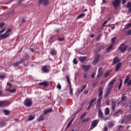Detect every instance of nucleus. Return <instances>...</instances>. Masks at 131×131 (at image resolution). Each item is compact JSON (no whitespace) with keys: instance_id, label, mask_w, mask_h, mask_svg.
Returning a JSON list of instances; mask_svg holds the SVG:
<instances>
[{"instance_id":"nucleus-5","label":"nucleus","mask_w":131,"mask_h":131,"mask_svg":"<svg viewBox=\"0 0 131 131\" xmlns=\"http://www.w3.org/2000/svg\"><path fill=\"white\" fill-rule=\"evenodd\" d=\"M99 123V120H95L92 122L91 126L90 128V129H93V128H95L97 125H98V124Z\"/></svg>"},{"instance_id":"nucleus-42","label":"nucleus","mask_w":131,"mask_h":131,"mask_svg":"<svg viewBox=\"0 0 131 131\" xmlns=\"http://www.w3.org/2000/svg\"><path fill=\"white\" fill-rule=\"evenodd\" d=\"M116 40V37H115L112 39V42L113 45H114Z\"/></svg>"},{"instance_id":"nucleus-9","label":"nucleus","mask_w":131,"mask_h":131,"mask_svg":"<svg viewBox=\"0 0 131 131\" xmlns=\"http://www.w3.org/2000/svg\"><path fill=\"white\" fill-rule=\"evenodd\" d=\"M50 67L48 66H45L42 67V70L43 72L45 73H48V72H50Z\"/></svg>"},{"instance_id":"nucleus-38","label":"nucleus","mask_w":131,"mask_h":131,"mask_svg":"<svg viewBox=\"0 0 131 131\" xmlns=\"http://www.w3.org/2000/svg\"><path fill=\"white\" fill-rule=\"evenodd\" d=\"M89 120H90V118H86L82 121V122H88Z\"/></svg>"},{"instance_id":"nucleus-10","label":"nucleus","mask_w":131,"mask_h":131,"mask_svg":"<svg viewBox=\"0 0 131 131\" xmlns=\"http://www.w3.org/2000/svg\"><path fill=\"white\" fill-rule=\"evenodd\" d=\"M24 61H25V59H21L19 61H17L16 62L12 63V66H14V67H16V66L20 65V64H21V63H23Z\"/></svg>"},{"instance_id":"nucleus-54","label":"nucleus","mask_w":131,"mask_h":131,"mask_svg":"<svg viewBox=\"0 0 131 131\" xmlns=\"http://www.w3.org/2000/svg\"><path fill=\"white\" fill-rule=\"evenodd\" d=\"M123 127V126L120 125L119 126L118 129H119V130H122V129H121V128H122Z\"/></svg>"},{"instance_id":"nucleus-12","label":"nucleus","mask_w":131,"mask_h":131,"mask_svg":"<svg viewBox=\"0 0 131 131\" xmlns=\"http://www.w3.org/2000/svg\"><path fill=\"white\" fill-rule=\"evenodd\" d=\"M100 58V55L97 54L96 56L94 58V59L93 61V65H96L99 62V59Z\"/></svg>"},{"instance_id":"nucleus-30","label":"nucleus","mask_w":131,"mask_h":131,"mask_svg":"<svg viewBox=\"0 0 131 131\" xmlns=\"http://www.w3.org/2000/svg\"><path fill=\"white\" fill-rule=\"evenodd\" d=\"M67 81L68 82L69 84H70V86H71V82L70 81V78H69V76H67Z\"/></svg>"},{"instance_id":"nucleus-19","label":"nucleus","mask_w":131,"mask_h":131,"mask_svg":"<svg viewBox=\"0 0 131 131\" xmlns=\"http://www.w3.org/2000/svg\"><path fill=\"white\" fill-rule=\"evenodd\" d=\"M34 118H35V116H33L32 115H30L29 116L28 118V121H30L31 120H33V119H34Z\"/></svg>"},{"instance_id":"nucleus-11","label":"nucleus","mask_w":131,"mask_h":131,"mask_svg":"<svg viewBox=\"0 0 131 131\" xmlns=\"http://www.w3.org/2000/svg\"><path fill=\"white\" fill-rule=\"evenodd\" d=\"M10 105V102L7 101H0V107H3V106H9Z\"/></svg>"},{"instance_id":"nucleus-33","label":"nucleus","mask_w":131,"mask_h":131,"mask_svg":"<svg viewBox=\"0 0 131 131\" xmlns=\"http://www.w3.org/2000/svg\"><path fill=\"white\" fill-rule=\"evenodd\" d=\"M102 74H103V72L102 71H98V73L97 76V78H99V77L101 76Z\"/></svg>"},{"instance_id":"nucleus-52","label":"nucleus","mask_w":131,"mask_h":131,"mask_svg":"<svg viewBox=\"0 0 131 131\" xmlns=\"http://www.w3.org/2000/svg\"><path fill=\"white\" fill-rule=\"evenodd\" d=\"M121 112V110H119L118 111H117L115 114L114 115H116V114H118V113H120Z\"/></svg>"},{"instance_id":"nucleus-61","label":"nucleus","mask_w":131,"mask_h":131,"mask_svg":"<svg viewBox=\"0 0 131 131\" xmlns=\"http://www.w3.org/2000/svg\"><path fill=\"white\" fill-rule=\"evenodd\" d=\"M122 5H124V4L126 3V0H122Z\"/></svg>"},{"instance_id":"nucleus-57","label":"nucleus","mask_w":131,"mask_h":131,"mask_svg":"<svg viewBox=\"0 0 131 131\" xmlns=\"http://www.w3.org/2000/svg\"><path fill=\"white\" fill-rule=\"evenodd\" d=\"M121 86H122V83H120V84L118 86V90H120V89H121Z\"/></svg>"},{"instance_id":"nucleus-20","label":"nucleus","mask_w":131,"mask_h":131,"mask_svg":"<svg viewBox=\"0 0 131 131\" xmlns=\"http://www.w3.org/2000/svg\"><path fill=\"white\" fill-rule=\"evenodd\" d=\"M52 110H53L52 108H49V109H47V110H45L43 111L44 115H46V114H48V113H50V112H52Z\"/></svg>"},{"instance_id":"nucleus-21","label":"nucleus","mask_w":131,"mask_h":131,"mask_svg":"<svg viewBox=\"0 0 131 131\" xmlns=\"http://www.w3.org/2000/svg\"><path fill=\"white\" fill-rule=\"evenodd\" d=\"M126 8H128V12L131 13V2H129L127 4Z\"/></svg>"},{"instance_id":"nucleus-22","label":"nucleus","mask_w":131,"mask_h":131,"mask_svg":"<svg viewBox=\"0 0 131 131\" xmlns=\"http://www.w3.org/2000/svg\"><path fill=\"white\" fill-rule=\"evenodd\" d=\"M50 54L52 56H55V55H57V51L55 49H52L50 51Z\"/></svg>"},{"instance_id":"nucleus-29","label":"nucleus","mask_w":131,"mask_h":131,"mask_svg":"<svg viewBox=\"0 0 131 131\" xmlns=\"http://www.w3.org/2000/svg\"><path fill=\"white\" fill-rule=\"evenodd\" d=\"M3 113H4V114H5L6 115H9L10 113H11V112H10L9 111L7 110H3Z\"/></svg>"},{"instance_id":"nucleus-50","label":"nucleus","mask_w":131,"mask_h":131,"mask_svg":"<svg viewBox=\"0 0 131 131\" xmlns=\"http://www.w3.org/2000/svg\"><path fill=\"white\" fill-rule=\"evenodd\" d=\"M73 63L74 64H77L78 63L77 59H76V58L74 59Z\"/></svg>"},{"instance_id":"nucleus-32","label":"nucleus","mask_w":131,"mask_h":131,"mask_svg":"<svg viewBox=\"0 0 131 131\" xmlns=\"http://www.w3.org/2000/svg\"><path fill=\"white\" fill-rule=\"evenodd\" d=\"M84 16H85V14L81 13L77 16V19H80V18H83V17H84Z\"/></svg>"},{"instance_id":"nucleus-2","label":"nucleus","mask_w":131,"mask_h":131,"mask_svg":"<svg viewBox=\"0 0 131 131\" xmlns=\"http://www.w3.org/2000/svg\"><path fill=\"white\" fill-rule=\"evenodd\" d=\"M11 31H12V30L11 29H8L5 34L0 35V39L7 38V37L10 35Z\"/></svg>"},{"instance_id":"nucleus-60","label":"nucleus","mask_w":131,"mask_h":131,"mask_svg":"<svg viewBox=\"0 0 131 131\" xmlns=\"http://www.w3.org/2000/svg\"><path fill=\"white\" fill-rule=\"evenodd\" d=\"M101 119H103V120L106 121L108 119V118L105 117L104 116H103V118Z\"/></svg>"},{"instance_id":"nucleus-3","label":"nucleus","mask_w":131,"mask_h":131,"mask_svg":"<svg viewBox=\"0 0 131 131\" xmlns=\"http://www.w3.org/2000/svg\"><path fill=\"white\" fill-rule=\"evenodd\" d=\"M24 105L26 107H30L32 105V100L31 99L27 98L24 101Z\"/></svg>"},{"instance_id":"nucleus-36","label":"nucleus","mask_w":131,"mask_h":131,"mask_svg":"<svg viewBox=\"0 0 131 131\" xmlns=\"http://www.w3.org/2000/svg\"><path fill=\"white\" fill-rule=\"evenodd\" d=\"M130 27H131V23L129 24H127L125 27V29H128V28H130Z\"/></svg>"},{"instance_id":"nucleus-16","label":"nucleus","mask_w":131,"mask_h":131,"mask_svg":"<svg viewBox=\"0 0 131 131\" xmlns=\"http://www.w3.org/2000/svg\"><path fill=\"white\" fill-rule=\"evenodd\" d=\"M86 59V56H80L79 58V61H80V62H81V63H83V62H84V61H85Z\"/></svg>"},{"instance_id":"nucleus-15","label":"nucleus","mask_w":131,"mask_h":131,"mask_svg":"<svg viewBox=\"0 0 131 131\" xmlns=\"http://www.w3.org/2000/svg\"><path fill=\"white\" fill-rule=\"evenodd\" d=\"M39 85H43V86H48L49 85V82L43 81L42 82L39 83Z\"/></svg>"},{"instance_id":"nucleus-35","label":"nucleus","mask_w":131,"mask_h":131,"mask_svg":"<svg viewBox=\"0 0 131 131\" xmlns=\"http://www.w3.org/2000/svg\"><path fill=\"white\" fill-rule=\"evenodd\" d=\"M86 115V113H84L83 114L81 115V117H80V119H82L83 118H84Z\"/></svg>"},{"instance_id":"nucleus-31","label":"nucleus","mask_w":131,"mask_h":131,"mask_svg":"<svg viewBox=\"0 0 131 131\" xmlns=\"http://www.w3.org/2000/svg\"><path fill=\"white\" fill-rule=\"evenodd\" d=\"M125 100H126V96H125V94H123L122 95L121 101H125Z\"/></svg>"},{"instance_id":"nucleus-49","label":"nucleus","mask_w":131,"mask_h":131,"mask_svg":"<svg viewBox=\"0 0 131 131\" xmlns=\"http://www.w3.org/2000/svg\"><path fill=\"white\" fill-rule=\"evenodd\" d=\"M71 124H72V123H71V122H69L67 126V128L70 127L71 126Z\"/></svg>"},{"instance_id":"nucleus-1","label":"nucleus","mask_w":131,"mask_h":131,"mask_svg":"<svg viewBox=\"0 0 131 131\" xmlns=\"http://www.w3.org/2000/svg\"><path fill=\"white\" fill-rule=\"evenodd\" d=\"M114 82H115V79H113L109 82L106 91L105 98H107V97L109 96V94H110V92L112 91V89H113V85L114 84Z\"/></svg>"},{"instance_id":"nucleus-25","label":"nucleus","mask_w":131,"mask_h":131,"mask_svg":"<svg viewBox=\"0 0 131 131\" xmlns=\"http://www.w3.org/2000/svg\"><path fill=\"white\" fill-rule=\"evenodd\" d=\"M45 120V114H42L39 116V118L38 119V121H41Z\"/></svg>"},{"instance_id":"nucleus-7","label":"nucleus","mask_w":131,"mask_h":131,"mask_svg":"<svg viewBox=\"0 0 131 131\" xmlns=\"http://www.w3.org/2000/svg\"><path fill=\"white\" fill-rule=\"evenodd\" d=\"M96 100H97L96 98H94L92 99V100L90 101L89 106L87 108V110H90V109H91V107H92V106H94L93 104H94V103H95V102H96Z\"/></svg>"},{"instance_id":"nucleus-51","label":"nucleus","mask_w":131,"mask_h":131,"mask_svg":"<svg viewBox=\"0 0 131 131\" xmlns=\"http://www.w3.org/2000/svg\"><path fill=\"white\" fill-rule=\"evenodd\" d=\"M88 74L86 73L84 74L83 78H84V79L88 78Z\"/></svg>"},{"instance_id":"nucleus-4","label":"nucleus","mask_w":131,"mask_h":131,"mask_svg":"<svg viewBox=\"0 0 131 131\" xmlns=\"http://www.w3.org/2000/svg\"><path fill=\"white\" fill-rule=\"evenodd\" d=\"M127 48H128V46H126L124 43H122L119 47V49L121 53H124Z\"/></svg>"},{"instance_id":"nucleus-48","label":"nucleus","mask_w":131,"mask_h":131,"mask_svg":"<svg viewBox=\"0 0 131 131\" xmlns=\"http://www.w3.org/2000/svg\"><path fill=\"white\" fill-rule=\"evenodd\" d=\"M108 22H109V20L104 21V22L102 24V26H104V25H106V24H107V23H108Z\"/></svg>"},{"instance_id":"nucleus-53","label":"nucleus","mask_w":131,"mask_h":131,"mask_svg":"<svg viewBox=\"0 0 131 131\" xmlns=\"http://www.w3.org/2000/svg\"><path fill=\"white\" fill-rule=\"evenodd\" d=\"M109 74H110V72H108L105 74L104 77H107V76H108Z\"/></svg>"},{"instance_id":"nucleus-14","label":"nucleus","mask_w":131,"mask_h":131,"mask_svg":"<svg viewBox=\"0 0 131 131\" xmlns=\"http://www.w3.org/2000/svg\"><path fill=\"white\" fill-rule=\"evenodd\" d=\"M98 118L99 119H102L104 116V114L103 113V112L101 110H99L98 111Z\"/></svg>"},{"instance_id":"nucleus-46","label":"nucleus","mask_w":131,"mask_h":131,"mask_svg":"<svg viewBox=\"0 0 131 131\" xmlns=\"http://www.w3.org/2000/svg\"><path fill=\"white\" fill-rule=\"evenodd\" d=\"M64 39V37L59 38L58 40V41H63Z\"/></svg>"},{"instance_id":"nucleus-59","label":"nucleus","mask_w":131,"mask_h":131,"mask_svg":"<svg viewBox=\"0 0 131 131\" xmlns=\"http://www.w3.org/2000/svg\"><path fill=\"white\" fill-rule=\"evenodd\" d=\"M97 84H98V83L97 82H95V83H93L92 84L93 88H95L96 86V85H97Z\"/></svg>"},{"instance_id":"nucleus-55","label":"nucleus","mask_w":131,"mask_h":131,"mask_svg":"<svg viewBox=\"0 0 131 131\" xmlns=\"http://www.w3.org/2000/svg\"><path fill=\"white\" fill-rule=\"evenodd\" d=\"M104 45H101L100 47L99 51H101V50H103L104 49Z\"/></svg>"},{"instance_id":"nucleus-37","label":"nucleus","mask_w":131,"mask_h":131,"mask_svg":"<svg viewBox=\"0 0 131 131\" xmlns=\"http://www.w3.org/2000/svg\"><path fill=\"white\" fill-rule=\"evenodd\" d=\"M70 94L71 96H73V90H72V88L71 87V85L70 86Z\"/></svg>"},{"instance_id":"nucleus-56","label":"nucleus","mask_w":131,"mask_h":131,"mask_svg":"<svg viewBox=\"0 0 131 131\" xmlns=\"http://www.w3.org/2000/svg\"><path fill=\"white\" fill-rule=\"evenodd\" d=\"M130 115H127V117H126V118H127V120H129L130 119Z\"/></svg>"},{"instance_id":"nucleus-26","label":"nucleus","mask_w":131,"mask_h":131,"mask_svg":"<svg viewBox=\"0 0 131 131\" xmlns=\"http://www.w3.org/2000/svg\"><path fill=\"white\" fill-rule=\"evenodd\" d=\"M109 113H110L109 107H106L104 110V114L105 115H108Z\"/></svg>"},{"instance_id":"nucleus-6","label":"nucleus","mask_w":131,"mask_h":131,"mask_svg":"<svg viewBox=\"0 0 131 131\" xmlns=\"http://www.w3.org/2000/svg\"><path fill=\"white\" fill-rule=\"evenodd\" d=\"M121 0H114L112 2V5L114 6L115 9H117L120 5V2Z\"/></svg>"},{"instance_id":"nucleus-43","label":"nucleus","mask_w":131,"mask_h":131,"mask_svg":"<svg viewBox=\"0 0 131 131\" xmlns=\"http://www.w3.org/2000/svg\"><path fill=\"white\" fill-rule=\"evenodd\" d=\"M6 125V122H1L0 123V126H5Z\"/></svg>"},{"instance_id":"nucleus-47","label":"nucleus","mask_w":131,"mask_h":131,"mask_svg":"<svg viewBox=\"0 0 131 131\" xmlns=\"http://www.w3.org/2000/svg\"><path fill=\"white\" fill-rule=\"evenodd\" d=\"M127 35H131V29L129 30L126 33Z\"/></svg>"},{"instance_id":"nucleus-27","label":"nucleus","mask_w":131,"mask_h":131,"mask_svg":"<svg viewBox=\"0 0 131 131\" xmlns=\"http://www.w3.org/2000/svg\"><path fill=\"white\" fill-rule=\"evenodd\" d=\"M101 101H102V97H99V98L97 100V106H100L101 105Z\"/></svg>"},{"instance_id":"nucleus-62","label":"nucleus","mask_w":131,"mask_h":131,"mask_svg":"<svg viewBox=\"0 0 131 131\" xmlns=\"http://www.w3.org/2000/svg\"><path fill=\"white\" fill-rule=\"evenodd\" d=\"M104 131H107L108 130V127H107V126L104 127Z\"/></svg>"},{"instance_id":"nucleus-13","label":"nucleus","mask_w":131,"mask_h":131,"mask_svg":"<svg viewBox=\"0 0 131 131\" xmlns=\"http://www.w3.org/2000/svg\"><path fill=\"white\" fill-rule=\"evenodd\" d=\"M82 69H83V70H84V71L86 72V71H89V70H90V69H91V65L88 64V65H83L82 66Z\"/></svg>"},{"instance_id":"nucleus-39","label":"nucleus","mask_w":131,"mask_h":131,"mask_svg":"<svg viewBox=\"0 0 131 131\" xmlns=\"http://www.w3.org/2000/svg\"><path fill=\"white\" fill-rule=\"evenodd\" d=\"M57 89L58 90H61L62 89V86H61V84L59 83H58L57 85L56 86Z\"/></svg>"},{"instance_id":"nucleus-24","label":"nucleus","mask_w":131,"mask_h":131,"mask_svg":"<svg viewBox=\"0 0 131 131\" xmlns=\"http://www.w3.org/2000/svg\"><path fill=\"white\" fill-rule=\"evenodd\" d=\"M118 62H119V58H118V57H115L114 58L113 63V64H116Z\"/></svg>"},{"instance_id":"nucleus-41","label":"nucleus","mask_w":131,"mask_h":131,"mask_svg":"<svg viewBox=\"0 0 131 131\" xmlns=\"http://www.w3.org/2000/svg\"><path fill=\"white\" fill-rule=\"evenodd\" d=\"M112 47H113V45H110L106 49L107 52H109L112 49Z\"/></svg>"},{"instance_id":"nucleus-17","label":"nucleus","mask_w":131,"mask_h":131,"mask_svg":"<svg viewBox=\"0 0 131 131\" xmlns=\"http://www.w3.org/2000/svg\"><path fill=\"white\" fill-rule=\"evenodd\" d=\"M102 95H103V88H102V87H100L99 90L98 97L102 98Z\"/></svg>"},{"instance_id":"nucleus-18","label":"nucleus","mask_w":131,"mask_h":131,"mask_svg":"<svg viewBox=\"0 0 131 131\" xmlns=\"http://www.w3.org/2000/svg\"><path fill=\"white\" fill-rule=\"evenodd\" d=\"M121 67V62H118L116 66V71H118Z\"/></svg>"},{"instance_id":"nucleus-28","label":"nucleus","mask_w":131,"mask_h":131,"mask_svg":"<svg viewBox=\"0 0 131 131\" xmlns=\"http://www.w3.org/2000/svg\"><path fill=\"white\" fill-rule=\"evenodd\" d=\"M86 84H85L83 87L79 91V93H82V92H83V90H84V89H86Z\"/></svg>"},{"instance_id":"nucleus-8","label":"nucleus","mask_w":131,"mask_h":131,"mask_svg":"<svg viewBox=\"0 0 131 131\" xmlns=\"http://www.w3.org/2000/svg\"><path fill=\"white\" fill-rule=\"evenodd\" d=\"M39 4L43 5V6H48L49 0H39Z\"/></svg>"},{"instance_id":"nucleus-34","label":"nucleus","mask_w":131,"mask_h":131,"mask_svg":"<svg viewBox=\"0 0 131 131\" xmlns=\"http://www.w3.org/2000/svg\"><path fill=\"white\" fill-rule=\"evenodd\" d=\"M108 126L110 128H111L114 126V124L113 122H110L108 123Z\"/></svg>"},{"instance_id":"nucleus-40","label":"nucleus","mask_w":131,"mask_h":131,"mask_svg":"<svg viewBox=\"0 0 131 131\" xmlns=\"http://www.w3.org/2000/svg\"><path fill=\"white\" fill-rule=\"evenodd\" d=\"M129 80V77L127 76L124 80V84H125V83H127V81H128Z\"/></svg>"},{"instance_id":"nucleus-64","label":"nucleus","mask_w":131,"mask_h":131,"mask_svg":"<svg viewBox=\"0 0 131 131\" xmlns=\"http://www.w3.org/2000/svg\"><path fill=\"white\" fill-rule=\"evenodd\" d=\"M16 92V89H13L12 90L10 91V93H15Z\"/></svg>"},{"instance_id":"nucleus-58","label":"nucleus","mask_w":131,"mask_h":131,"mask_svg":"<svg viewBox=\"0 0 131 131\" xmlns=\"http://www.w3.org/2000/svg\"><path fill=\"white\" fill-rule=\"evenodd\" d=\"M84 95H88V94H89V90H85L84 91Z\"/></svg>"},{"instance_id":"nucleus-63","label":"nucleus","mask_w":131,"mask_h":131,"mask_svg":"<svg viewBox=\"0 0 131 131\" xmlns=\"http://www.w3.org/2000/svg\"><path fill=\"white\" fill-rule=\"evenodd\" d=\"M5 25V23H0V27H3Z\"/></svg>"},{"instance_id":"nucleus-45","label":"nucleus","mask_w":131,"mask_h":131,"mask_svg":"<svg viewBox=\"0 0 131 131\" xmlns=\"http://www.w3.org/2000/svg\"><path fill=\"white\" fill-rule=\"evenodd\" d=\"M130 84H131V79L129 80L128 81H127V86H129V85H130Z\"/></svg>"},{"instance_id":"nucleus-44","label":"nucleus","mask_w":131,"mask_h":131,"mask_svg":"<svg viewBox=\"0 0 131 131\" xmlns=\"http://www.w3.org/2000/svg\"><path fill=\"white\" fill-rule=\"evenodd\" d=\"M6 77V75H0L1 79H3Z\"/></svg>"},{"instance_id":"nucleus-23","label":"nucleus","mask_w":131,"mask_h":131,"mask_svg":"<svg viewBox=\"0 0 131 131\" xmlns=\"http://www.w3.org/2000/svg\"><path fill=\"white\" fill-rule=\"evenodd\" d=\"M116 107V103L115 101H112V110H115V107Z\"/></svg>"}]
</instances>
